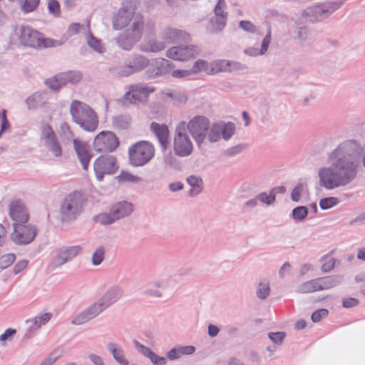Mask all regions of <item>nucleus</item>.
I'll use <instances>...</instances> for the list:
<instances>
[{
    "instance_id": "obj_7",
    "label": "nucleus",
    "mask_w": 365,
    "mask_h": 365,
    "mask_svg": "<svg viewBox=\"0 0 365 365\" xmlns=\"http://www.w3.org/2000/svg\"><path fill=\"white\" fill-rule=\"evenodd\" d=\"M155 155L154 146L148 141H139L128 149L129 161L134 167L143 166Z\"/></svg>"
},
{
    "instance_id": "obj_37",
    "label": "nucleus",
    "mask_w": 365,
    "mask_h": 365,
    "mask_svg": "<svg viewBox=\"0 0 365 365\" xmlns=\"http://www.w3.org/2000/svg\"><path fill=\"white\" fill-rule=\"evenodd\" d=\"M270 293L269 282L267 280L261 281L257 287L256 294L260 299H265Z\"/></svg>"
},
{
    "instance_id": "obj_48",
    "label": "nucleus",
    "mask_w": 365,
    "mask_h": 365,
    "mask_svg": "<svg viewBox=\"0 0 365 365\" xmlns=\"http://www.w3.org/2000/svg\"><path fill=\"white\" fill-rule=\"evenodd\" d=\"M105 249L103 247H98L92 256V263L94 265H99L104 259Z\"/></svg>"
},
{
    "instance_id": "obj_17",
    "label": "nucleus",
    "mask_w": 365,
    "mask_h": 365,
    "mask_svg": "<svg viewBox=\"0 0 365 365\" xmlns=\"http://www.w3.org/2000/svg\"><path fill=\"white\" fill-rule=\"evenodd\" d=\"M201 49L195 45L173 46L166 51V56L174 61H186L200 55Z\"/></svg>"
},
{
    "instance_id": "obj_20",
    "label": "nucleus",
    "mask_w": 365,
    "mask_h": 365,
    "mask_svg": "<svg viewBox=\"0 0 365 365\" xmlns=\"http://www.w3.org/2000/svg\"><path fill=\"white\" fill-rule=\"evenodd\" d=\"M139 14H135L133 6L130 4H125L118 10V12L113 21V29L115 30L122 29L134 21V19Z\"/></svg>"
},
{
    "instance_id": "obj_8",
    "label": "nucleus",
    "mask_w": 365,
    "mask_h": 365,
    "mask_svg": "<svg viewBox=\"0 0 365 365\" xmlns=\"http://www.w3.org/2000/svg\"><path fill=\"white\" fill-rule=\"evenodd\" d=\"M342 281L341 275H326L299 284L297 292L310 293L331 289L339 284Z\"/></svg>"
},
{
    "instance_id": "obj_58",
    "label": "nucleus",
    "mask_w": 365,
    "mask_h": 365,
    "mask_svg": "<svg viewBox=\"0 0 365 365\" xmlns=\"http://www.w3.org/2000/svg\"><path fill=\"white\" fill-rule=\"evenodd\" d=\"M153 365H166L167 359L157 355L154 351L148 357Z\"/></svg>"
},
{
    "instance_id": "obj_14",
    "label": "nucleus",
    "mask_w": 365,
    "mask_h": 365,
    "mask_svg": "<svg viewBox=\"0 0 365 365\" xmlns=\"http://www.w3.org/2000/svg\"><path fill=\"white\" fill-rule=\"evenodd\" d=\"M41 140L55 157L62 155L63 151L60 142L52 127L48 123H42L41 125Z\"/></svg>"
},
{
    "instance_id": "obj_60",
    "label": "nucleus",
    "mask_w": 365,
    "mask_h": 365,
    "mask_svg": "<svg viewBox=\"0 0 365 365\" xmlns=\"http://www.w3.org/2000/svg\"><path fill=\"white\" fill-rule=\"evenodd\" d=\"M192 75H195V74L192 73V71L191 68L190 69H178V70H175L172 72L173 77L177 78H185V77H187V76H190Z\"/></svg>"
},
{
    "instance_id": "obj_54",
    "label": "nucleus",
    "mask_w": 365,
    "mask_h": 365,
    "mask_svg": "<svg viewBox=\"0 0 365 365\" xmlns=\"http://www.w3.org/2000/svg\"><path fill=\"white\" fill-rule=\"evenodd\" d=\"M207 66L208 63L206 61L199 59L194 63L191 69L194 74H197L202 71H206L207 69Z\"/></svg>"
},
{
    "instance_id": "obj_44",
    "label": "nucleus",
    "mask_w": 365,
    "mask_h": 365,
    "mask_svg": "<svg viewBox=\"0 0 365 365\" xmlns=\"http://www.w3.org/2000/svg\"><path fill=\"white\" fill-rule=\"evenodd\" d=\"M41 101L42 97L39 93H34L33 95L29 96L25 101L29 109L37 108Z\"/></svg>"
},
{
    "instance_id": "obj_18",
    "label": "nucleus",
    "mask_w": 365,
    "mask_h": 365,
    "mask_svg": "<svg viewBox=\"0 0 365 365\" xmlns=\"http://www.w3.org/2000/svg\"><path fill=\"white\" fill-rule=\"evenodd\" d=\"M344 3L342 0H336L317 4L311 9L312 16L316 21H323L341 8Z\"/></svg>"
},
{
    "instance_id": "obj_63",
    "label": "nucleus",
    "mask_w": 365,
    "mask_h": 365,
    "mask_svg": "<svg viewBox=\"0 0 365 365\" xmlns=\"http://www.w3.org/2000/svg\"><path fill=\"white\" fill-rule=\"evenodd\" d=\"M83 27V25L79 23H72L68 26L67 32L68 35L73 36L78 34Z\"/></svg>"
},
{
    "instance_id": "obj_36",
    "label": "nucleus",
    "mask_w": 365,
    "mask_h": 365,
    "mask_svg": "<svg viewBox=\"0 0 365 365\" xmlns=\"http://www.w3.org/2000/svg\"><path fill=\"white\" fill-rule=\"evenodd\" d=\"M229 60L220 59L214 61L211 63V73H217L219 72H228Z\"/></svg>"
},
{
    "instance_id": "obj_26",
    "label": "nucleus",
    "mask_w": 365,
    "mask_h": 365,
    "mask_svg": "<svg viewBox=\"0 0 365 365\" xmlns=\"http://www.w3.org/2000/svg\"><path fill=\"white\" fill-rule=\"evenodd\" d=\"M51 318V314L44 313L41 314L35 317L27 319L26 323L29 324L27 333L26 334V337H29L31 334L39 329L42 325L48 323Z\"/></svg>"
},
{
    "instance_id": "obj_27",
    "label": "nucleus",
    "mask_w": 365,
    "mask_h": 365,
    "mask_svg": "<svg viewBox=\"0 0 365 365\" xmlns=\"http://www.w3.org/2000/svg\"><path fill=\"white\" fill-rule=\"evenodd\" d=\"M270 43L271 29L269 28L267 34L262 41L260 49H258L257 48L250 47L244 50V53L252 57L264 55L267 51Z\"/></svg>"
},
{
    "instance_id": "obj_56",
    "label": "nucleus",
    "mask_w": 365,
    "mask_h": 365,
    "mask_svg": "<svg viewBox=\"0 0 365 365\" xmlns=\"http://www.w3.org/2000/svg\"><path fill=\"white\" fill-rule=\"evenodd\" d=\"M133 344L138 351L147 358H148L153 352V351L149 347L140 344L137 340H134Z\"/></svg>"
},
{
    "instance_id": "obj_39",
    "label": "nucleus",
    "mask_w": 365,
    "mask_h": 365,
    "mask_svg": "<svg viewBox=\"0 0 365 365\" xmlns=\"http://www.w3.org/2000/svg\"><path fill=\"white\" fill-rule=\"evenodd\" d=\"M221 137L225 140H229L235 133V125L233 123H220Z\"/></svg>"
},
{
    "instance_id": "obj_47",
    "label": "nucleus",
    "mask_w": 365,
    "mask_h": 365,
    "mask_svg": "<svg viewBox=\"0 0 365 365\" xmlns=\"http://www.w3.org/2000/svg\"><path fill=\"white\" fill-rule=\"evenodd\" d=\"M240 27L246 32L256 34L262 36L261 32L252 22L249 21H241L239 24Z\"/></svg>"
},
{
    "instance_id": "obj_12",
    "label": "nucleus",
    "mask_w": 365,
    "mask_h": 365,
    "mask_svg": "<svg viewBox=\"0 0 365 365\" xmlns=\"http://www.w3.org/2000/svg\"><path fill=\"white\" fill-rule=\"evenodd\" d=\"M148 64L149 60L148 58L140 54H135L126 63L113 68L112 71L117 76H128L143 70Z\"/></svg>"
},
{
    "instance_id": "obj_34",
    "label": "nucleus",
    "mask_w": 365,
    "mask_h": 365,
    "mask_svg": "<svg viewBox=\"0 0 365 365\" xmlns=\"http://www.w3.org/2000/svg\"><path fill=\"white\" fill-rule=\"evenodd\" d=\"M60 79L63 80L64 85L67 83L75 84L79 82L82 78L81 73L78 71H69L67 72L61 73Z\"/></svg>"
},
{
    "instance_id": "obj_19",
    "label": "nucleus",
    "mask_w": 365,
    "mask_h": 365,
    "mask_svg": "<svg viewBox=\"0 0 365 365\" xmlns=\"http://www.w3.org/2000/svg\"><path fill=\"white\" fill-rule=\"evenodd\" d=\"M154 91L155 88L153 87H148L144 84L138 83L131 85L123 98L130 103L135 104L138 102L145 101L149 95Z\"/></svg>"
},
{
    "instance_id": "obj_31",
    "label": "nucleus",
    "mask_w": 365,
    "mask_h": 365,
    "mask_svg": "<svg viewBox=\"0 0 365 365\" xmlns=\"http://www.w3.org/2000/svg\"><path fill=\"white\" fill-rule=\"evenodd\" d=\"M113 125L119 130H125L130 127L132 117L128 114H120L112 118Z\"/></svg>"
},
{
    "instance_id": "obj_22",
    "label": "nucleus",
    "mask_w": 365,
    "mask_h": 365,
    "mask_svg": "<svg viewBox=\"0 0 365 365\" xmlns=\"http://www.w3.org/2000/svg\"><path fill=\"white\" fill-rule=\"evenodd\" d=\"M74 150L84 170H87L92 154L87 143L78 139L73 140Z\"/></svg>"
},
{
    "instance_id": "obj_42",
    "label": "nucleus",
    "mask_w": 365,
    "mask_h": 365,
    "mask_svg": "<svg viewBox=\"0 0 365 365\" xmlns=\"http://www.w3.org/2000/svg\"><path fill=\"white\" fill-rule=\"evenodd\" d=\"M60 74L54 76L53 78L47 79L45 81L46 85L53 91H58L62 86H64L63 80L60 79Z\"/></svg>"
},
{
    "instance_id": "obj_41",
    "label": "nucleus",
    "mask_w": 365,
    "mask_h": 365,
    "mask_svg": "<svg viewBox=\"0 0 365 365\" xmlns=\"http://www.w3.org/2000/svg\"><path fill=\"white\" fill-rule=\"evenodd\" d=\"M307 215L308 208L305 206H298L292 212V217L296 222L303 221Z\"/></svg>"
},
{
    "instance_id": "obj_29",
    "label": "nucleus",
    "mask_w": 365,
    "mask_h": 365,
    "mask_svg": "<svg viewBox=\"0 0 365 365\" xmlns=\"http://www.w3.org/2000/svg\"><path fill=\"white\" fill-rule=\"evenodd\" d=\"M107 347L114 360L120 365H129V361L125 359L124 350L116 343L109 342Z\"/></svg>"
},
{
    "instance_id": "obj_23",
    "label": "nucleus",
    "mask_w": 365,
    "mask_h": 365,
    "mask_svg": "<svg viewBox=\"0 0 365 365\" xmlns=\"http://www.w3.org/2000/svg\"><path fill=\"white\" fill-rule=\"evenodd\" d=\"M9 216L14 223H26L29 219V213L20 200H15L9 204Z\"/></svg>"
},
{
    "instance_id": "obj_49",
    "label": "nucleus",
    "mask_w": 365,
    "mask_h": 365,
    "mask_svg": "<svg viewBox=\"0 0 365 365\" xmlns=\"http://www.w3.org/2000/svg\"><path fill=\"white\" fill-rule=\"evenodd\" d=\"M14 254L9 253L4 255L0 257V268L4 269L9 267L15 260Z\"/></svg>"
},
{
    "instance_id": "obj_64",
    "label": "nucleus",
    "mask_w": 365,
    "mask_h": 365,
    "mask_svg": "<svg viewBox=\"0 0 365 365\" xmlns=\"http://www.w3.org/2000/svg\"><path fill=\"white\" fill-rule=\"evenodd\" d=\"M355 282L361 294L365 295V275H356Z\"/></svg>"
},
{
    "instance_id": "obj_3",
    "label": "nucleus",
    "mask_w": 365,
    "mask_h": 365,
    "mask_svg": "<svg viewBox=\"0 0 365 365\" xmlns=\"http://www.w3.org/2000/svg\"><path fill=\"white\" fill-rule=\"evenodd\" d=\"M69 113L73 123L87 132H94L98 125V115L89 105L73 100L69 108Z\"/></svg>"
},
{
    "instance_id": "obj_38",
    "label": "nucleus",
    "mask_w": 365,
    "mask_h": 365,
    "mask_svg": "<svg viewBox=\"0 0 365 365\" xmlns=\"http://www.w3.org/2000/svg\"><path fill=\"white\" fill-rule=\"evenodd\" d=\"M220 123L213 124L210 130L208 129L207 136L210 143L217 142L221 138Z\"/></svg>"
},
{
    "instance_id": "obj_25",
    "label": "nucleus",
    "mask_w": 365,
    "mask_h": 365,
    "mask_svg": "<svg viewBox=\"0 0 365 365\" xmlns=\"http://www.w3.org/2000/svg\"><path fill=\"white\" fill-rule=\"evenodd\" d=\"M150 130L155 134L163 151H165L170 145L169 129L165 124H160L153 122L150 124Z\"/></svg>"
},
{
    "instance_id": "obj_30",
    "label": "nucleus",
    "mask_w": 365,
    "mask_h": 365,
    "mask_svg": "<svg viewBox=\"0 0 365 365\" xmlns=\"http://www.w3.org/2000/svg\"><path fill=\"white\" fill-rule=\"evenodd\" d=\"M166 47V43L164 40H158L155 38L147 39L142 46V51L145 52L157 53L164 50Z\"/></svg>"
},
{
    "instance_id": "obj_57",
    "label": "nucleus",
    "mask_w": 365,
    "mask_h": 365,
    "mask_svg": "<svg viewBox=\"0 0 365 365\" xmlns=\"http://www.w3.org/2000/svg\"><path fill=\"white\" fill-rule=\"evenodd\" d=\"M328 313L329 312L327 309H319L312 314V321L314 323L319 322L322 318L326 317Z\"/></svg>"
},
{
    "instance_id": "obj_4",
    "label": "nucleus",
    "mask_w": 365,
    "mask_h": 365,
    "mask_svg": "<svg viewBox=\"0 0 365 365\" xmlns=\"http://www.w3.org/2000/svg\"><path fill=\"white\" fill-rule=\"evenodd\" d=\"M85 199L78 191L68 194L61 202L60 217L63 222H72L83 212Z\"/></svg>"
},
{
    "instance_id": "obj_11",
    "label": "nucleus",
    "mask_w": 365,
    "mask_h": 365,
    "mask_svg": "<svg viewBox=\"0 0 365 365\" xmlns=\"http://www.w3.org/2000/svg\"><path fill=\"white\" fill-rule=\"evenodd\" d=\"M14 231L11 234V240L18 245H26L32 242L36 235L35 225L26 223H13Z\"/></svg>"
},
{
    "instance_id": "obj_59",
    "label": "nucleus",
    "mask_w": 365,
    "mask_h": 365,
    "mask_svg": "<svg viewBox=\"0 0 365 365\" xmlns=\"http://www.w3.org/2000/svg\"><path fill=\"white\" fill-rule=\"evenodd\" d=\"M39 1L40 0H25L23 10L27 13L34 11L38 6Z\"/></svg>"
},
{
    "instance_id": "obj_16",
    "label": "nucleus",
    "mask_w": 365,
    "mask_h": 365,
    "mask_svg": "<svg viewBox=\"0 0 365 365\" xmlns=\"http://www.w3.org/2000/svg\"><path fill=\"white\" fill-rule=\"evenodd\" d=\"M119 145V141L115 133L110 131H102L98 134L93 141L94 149L98 153H110Z\"/></svg>"
},
{
    "instance_id": "obj_33",
    "label": "nucleus",
    "mask_w": 365,
    "mask_h": 365,
    "mask_svg": "<svg viewBox=\"0 0 365 365\" xmlns=\"http://www.w3.org/2000/svg\"><path fill=\"white\" fill-rule=\"evenodd\" d=\"M334 252V250H331L329 254L323 255L319 259V261L323 262L322 265V271L323 272H331L336 264H339L340 262L339 260L330 257V255Z\"/></svg>"
},
{
    "instance_id": "obj_53",
    "label": "nucleus",
    "mask_w": 365,
    "mask_h": 365,
    "mask_svg": "<svg viewBox=\"0 0 365 365\" xmlns=\"http://www.w3.org/2000/svg\"><path fill=\"white\" fill-rule=\"evenodd\" d=\"M257 201L261 202L262 203L266 204L267 205H270L274 202V196H273L272 193L269 192V195L266 192H262L256 195Z\"/></svg>"
},
{
    "instance_id": "obj_9",
    "label": "nucleus",
    "mask_w": 365,
    "mask_h": 365,
    "mask_svg": "<svg viewBox=\"0 0 365 365\" xmlns=\"http://www.w3.org/2000/svg\"><path fill=\"white\" fill-rule=\"evenodd\" d=\"M19 41L22 45L34 48L56 46L53 40L43 38L38 31L29 26L21 27Z\"/></svg>"
},
{
    "instance_id": "obj_55",
    "label": "nucleus",
    "mask_w": 365,
    "mask_h": 365,
    "mask_svg": "<svg viewBox=\"0 0 365 365\" xmlns=\"http://www.w3.org/2000/svg\"><path fill=\"white\" fill-rule=\"evenodd\" d=\"M304 190V185L302 183H298L291 192V199L294 202H299Z\"/></svg>"
},
{
    "instance_id": "obj_51",
    "label": "nucleus",
    "mask_w": 365,
    "mask_h": 365,
    "mask_svg": "<svg viewBox=\"0 0 365 365\" xmlns=\"http://www.w3.org/2000/svg\"><path fill=\"white\" fill-rule=\"evenodd\" d=\"M48 9L49 14H52L54 17L60 16V4L57 0H48Z\"/></svg>"
},
{
    "instance_id": "obj_35",
    "label": "nucleus",
    "mask_w": 365,
    "mask_h": 365,
    "mask_svg": "<svg viewBox=\"0 0 365 365\" xmlns=\"http://www.w3.org/2000/svg\"><path fill=\"white\" fill-rule=\"evenodd\" d=\"M87 28L88 31V36H87V43L88 46L95 51L99 53H102L104 51V48L101 45L100 40L97 39L90 31V22H88Z\"/></svg>"
},
{
    "instance_id": "obj_62",
    "label": "nucleus",
    "mask_w": 365,
    "mask_h": 365,
    "mask_svg": "<svg viewBox=\"0 0 365 365\" xmlns=\"http://www.w3.org/2000/svg\"><path fill=\"white\" fill-rule=\"evenodd\" d=\"M119 178L124 181L138 182L141 180L140 178L133 175L128 172H122Z\"/></svg>"
},
{
    "instance_id": "obj_52",
    "label": "nucleus",
    "mask_w": 365,
    "mask_h": 365,
    "mask_svg": "<svg viewBox=\"0 0 365 365\" xmlns=\"http://www.w3.org/2000/svg\"><path fill=\"white\" fill-rule=\"evenodd\" d=\"M286 334L283 331L269 332L268 334L269 339L275 344L280 345L282 344Z\"/></svg>"
},
{
    "instance_id": "obj_45",
    "label": "nucleus",
    "mask_w": 365,
    "mask_h": 365,
    "mask_svg": "<svg viewBox=\"0 0 365 365\" xmlns=\"http://www.w3.org/2000/svg\"><path fill=\"white\" fill-rule=\"evenodd\" d=\"M339 202V200L336 197H328L320 200L319 207L322 210H328L336 205Z\"/></svg>"
},
{
    "instance_id": "obj_43",
    "label": "nucleus",
    "mask_w": 365,
    "mask_h": 365,
    "mask_svg": "<svg viewBox=\"0 0 365 365\" xmlns=\"http://www.w3.org/2000/svg\"><path fill=\"white\" fill-rule=\"evenodd\" d=\"M247 148V145L243 143L236 145L233 147L227 148L222 152V155L228 158L234 157L241 153L244 150Z\"/></svg>"
},
{
    "instance_id": "obj_24",
    "label": "nucleus",
    "mask_w": 365,
    "mask_h": 365,
    "mask_svg": "<svg viewBox=\"0 0 365 365\" xmlns=\"http://www.w3.org/2000/svg\"><path fill=\"white\" fill-rule=\"evenodd\" d=\"M82 250L79 245L63 247L56 251L55 267L61 266L71 260Z\"/></svg>"
},
{
    "instance_id": "obj_61",
    "label": "nucleus",
    "mask_w": 365,
    "mask_h": 365,
    "mask_svg": "<svg viewBox=\"0 0 365 365\" xmlns=\"http://www.w3.org/2000/svg\"><path fill=\"white\" fill-rule=\"evenodd\" d=\"M225 6V1L223 0H218V3L214 9L215 15L217 16V17L227 18V13L224 11Z\"/></svg>"
},
{
    "instance_id": "obj_5",
    "label": "nucleus",
    "mask_w": 365,
    "mask_h": 365,
    "mask_svg": "<svg viewBox=\"0 0 365 365\" xmlns=\"http://www.w3.org/2000/svg\"><path fill=\"white\" fill-rule=\"evenodd\" d=\"M143 29V16L141 14H138L134 19L130 28L120 34L115 38L116 43L123 50H131L133 46L142 38Z\"/></svg>"
},
{
    "instance_id": "obj_15",
    "label": "nucleus",
    "mask_w": 365,
    "mask_h": 365,
    "mask_svg": "<svg viewBox=\"0 0 365 365\" xmlns=\"http://www.w3.org/2000/svg\"><path fill=\"white\" fill-rule=\"evenodd\" d=\"M118 167L113 155H101L94 162L93 169L98 181H102L105 175L115 173Z\"/></svg>"
},
{
    "instance_id": "obj_40",
    "label": "nucleus",
    "mask_w": 365,
    "mask_h": 365,
    "mask_svg": "<svg viewBox=\"0 0 365 365\" xmlns=\"http://www.w3.org/2000/svg\"><path fill=\"white\" fill-rule=\"evenodd\" d=\"M60 137L61 139V141L64 144H68L73 142V133L70 129L69 126L66 123H63L61 125V134Z\"/></svg>"
},
{
    "instance_id": "obj_32",
    "label": "nucleus",
    "mask_w": 365,
    "mask_h": 365,
    "mask_svg": "<svg viewBox=\"0 0 365 365\" xmlns=\"http://www.w3.org/2000/svg\"><path fill=\"white\" fill-rule=\"evenodd\" d=\"M187 182L191 187L188 192L190 196H195L200 193L202 185V180L200 177L190 175L187 178Z\"/></svg>"
},
{
    "instance_id": "obj_28",
    "label": "nucleus",
    "mask_w": 365,
    "mask_h": 365,
    "mask_svg": "<svg viewBox=\"0 0 365 365\" xmlns=\"http://www.w3.org/2000/svg\"><path fill=\"white\" fill-rule=\"evenodd\" d=\"M174 64L165 59V58H158L154 63V73L149 75L150 77H156L158 76L165 75L171 71Z\"/></svg>"
},
{
    "instance_id": "obj_6",
    "label": "nucleus",
    "mask_w": 365,
    "mask_h": 365,
    "mask_svg": "<svg viewBox=\"0 0 365 365\" xmlns=\"http://www.w3.org/2000/svg\"><path fill=\"white\" fill-rule=\"evenodd\" d=\"M134 210L133 203L126 200L119 201L113 204L109 212H103L95 216L94 220L102 225H110L116 221L130 216Z\"/></svg>"
},
{
    "instance_id": "obj_21",
    "label": "nucleus",
    "mask_w": 365,
    "mask_h": 365,
    "mask_svg": "<svg viewBox=\"0 0 365 365\" xmlns=\"http://www.w3.org/2000/svg\"><path fill=\"white\" fill-rule=\"evenodd\" d=\"M161 38L165 41L166 44H172L182 41L188 42L190 41V36L183 30L167 27L162 32Z\"/></svg>"
},
{
    "instance_id": "obj_1",
    "label": "nucleus",
    "mask_w": 365,
    "mask_h": 365,
    "mask_svg": "<svg viewBox=\"0 0 365 365\" xmlns=\"http://www.w3.org/2000/svg\"><path fill=\"white\" fill-rule=\"evenodd\" d=\"M364 154V148L355 140L340 143L327 154L329 166L318 169L319 185L327 190L348 186L357 177Z\"/></svg>"
},
{
    "instance_id": "obj_10",
    "label": "nucleus",
    "mask_w": 365,
    "mask_h": 365,
    "mask_svg": "<svg viewBox=\"0 0 365 365\" xmlns=\"http://www.w3.org/2000/svg\"><path fill=\"white\" fill-rule=\"evenodd\" d=\"M173 149L175 153L180 157H187L192 152V143L186 132L185 122H181L175 128Z\"/></svg>"
},
{
    "instance_id": "obj_50",
    "label": "nucleus",
    "mask_w": 365,
    "mask_h": 365,
    "mask_svg": "<svg viewBox=\"0 0 365 365\" xmlns=\"http://www.w3.org/2000/svg\"><path fill=\"white\" fill-rule=\"evenodd\" d=\"M226 19L227 18L217 17L216 15L210 19V23L213 26L215 32L221 31L223 29L225 25Z\"/></svg>"
},
{
    "instance_id": "obj_46",
    "label": "nucleus",
    "mask_w": 365,
    "mask_h": 365,
    "mask_svg": "<svg viewBox=\"0 0 365 365\" xmlns=\"http://www.w3.org/2000/svg\"><path fill=\"white\" fill-rule=\"evenodd\" d=\"M165 96L170 98L173 103L177 104H184L187 101V96L180 92H166L165 93Z\"/></svg>"
},
{
    "instance_id": "obj_2",
    "label": "nucleus",
    "mask_w": 365,
    "mask_h": 365,
    "mask_svg": "<svg viewBox=\"0 0 365 365\" xmlns=\"http://www.w3.org/2000/svg\"><path fill=\"white\" fill-rule=\"evenodd\" d=\"M123 292L118 287L108 289L97 301L78 314L71 321L73 325H82L98 317L107 308L117 302Z\"/></svg>"
},
{
    "instance_id": "obj_13",
    "label": "nucleus",
    "mask_w": 365,
    "mask_h": 365,
    "mask_svg": "<svg viewBox=\"0 0 365 365\" xmlns=\"http://www.w3.org/2000/svg\"><path fill=\"white\" fill-rule=\"evenodd\" d=\"M210 124V120L206 117L196 115L186 125V130H189L199 147H200L207 136Z\"/></svg>"
}]
</instances>
